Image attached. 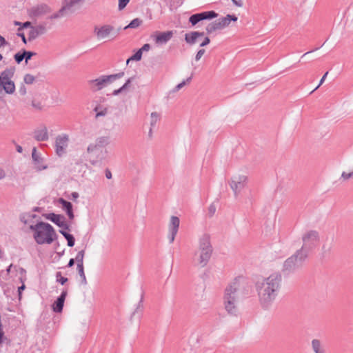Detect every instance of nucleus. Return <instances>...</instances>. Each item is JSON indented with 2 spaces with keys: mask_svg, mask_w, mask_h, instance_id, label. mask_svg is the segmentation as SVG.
<instances>
[{
  "mask_svg": "<svg viewBox=\"0 0 353 353\" xmlns=\"http://www.w3.org/2000/svg\"><path fill=\"white\" fill-rule=\"evenodd\" d=\"M282 278L279 273H273L256 283L259 302L263 309L272 307L279 295Z\"/></svg>",
  "mask_w": 353,
  "mask_h": 353,
  "instance_id": "1",
  "label": "nucleus"
},
{
  "mask_svg": "<svg viewBox=\"0 0 353 353\" xmlns=\"http://www.w3.org/2000/svg\"><path fill=\"white\" fill-rule=\"evenodd\" d=\"M212 253V247L208 234H203L199 239L198 249L194 252L192 263L200 268L205 267L209 262Z\"/></svg>",
  "mask_w": 353,
  "mask_h": 353,
  "instance_id": "2",
  "label": "nucleus"
},
{
  "mask_svg": "<svg viewBox=\"0 0 353 353\" xmlns=\"http://www.w3.org/2000/svg\"><path fill=\"white\" fill-rule=\"evenodd\" d=\"M30 228L34 232L33 236L38 244H50L56 239L53 227L48 223L39 222L30 225Z\"/></svg>",
  "mask_w": 353,
  "mask_h": 353,
  "instance_id": "3",
  "label": "nucleus"
},
{
  "mask_svg": "<svg viewBox=\"0 0 353 353\" xmlns=\"http://www.w3.org/2000/svg\"><path fill=\"white\" fill-rule=\"evenodd\" d=\"M239 301V284L233 282L228 285L224 291L223 305L225 310L231 314L237 312V306Z\"/></svg>",
  "mask_w": 353,
  "mask_h": 353,
  "instance_id": "4",
  "label": "nucleus"
},
{
  "mask_svg": "<svg viewBox=\"0 0 353 353\" xmlns=\"http://www.w3.org/2000/svg\"><path fill=\"white\" fill-rule=\"evenodd\" d=\"M124 76V72L110 75H101L97 79L88 81V84L90 90L93 92L99 91L114 81L122 78Z\"/></svg>",
  "mask_w": 353,
  "mask_h": 353,
  "instance_id": "5",
  "label": "nucleus"
},
{
  "mask_svg": "<svg viewBox=\"0 0 353 353\" xmlns=\"http://www.w3.org/2000/svg\"><path fill=\"white\" fill-rule=\"evenodd\" d=\"M307 258L305 254H303L302 251L297 250L294 254L284 261L282 267L283 272L287 274L294 272L301 267Z\"/></svg>",
  "mask_w": 353,
  "mask_h": 353,
  "instance_id": "6",
  "label": "nucleus"
},
{
  "mask_svg": "<svg viewBox=\"0 0 353 353\" xmlns=\"http://www.w3.org/2000/svg\"><path fill=\"white\" fill-rule=\"evenodd\" d=\"M303 245L299 251H302L303 254H305L308 256L310 251L314 249L319 244L320 236L319 233L316 230H308L304 232L301 236Z\"/></svg>",
  "mask_w": 353,
  "mask_h": 353,
  "instance_id": "7",
  "label": "nucleus"
},
{
  "mask_svg": "<svg viewBox=\"0 0 353 353\" xmlns=\"http://www.w3.org/2000/svg\"><path fill=\"white\" fill-rule=\"evenodd\" d=\"M88 160L94 166L101 165L106 159L108 150L96 147L90 144L87 148Z\"/></svg>",
  "mask_w": 353,
  "mask_h": 353,
  "instance_id": "8",
  "label": "nucleus"
},
{
  "mask_svg": "<svg viewBox=\"0 0 353 353\" xmlns=\"http://www.w3.org/2000/svg\"><path fill=\"white\" fill-rule=\"evenodd\" d=\"M15 68L12 67L5 69L0 73V91L3 88L9 94L15 91V85L12 78L14 76Z\"/></svg>",
  "mask_w": 353,
  "mask_h": 353,
  "instance_id": "9",
  "label": "nucleus"
},
{
  "mask_svg": "<svg viewBox=\"0 0 353 353\" xmlns=\"http://www.w3.org/2000/svg\"><path fill=\"white\" fill-rule=\"evenodd\" d=\"M248 182V176L245 174H235L230 181V186L235 196H236L245 187Z\"/></svg>",
  "mask_w": 353,
  "mask_h": 353,
  "instance_id": "10",
  "label": "nucleus"
},
{
  "mask_svg": "<svg viewBox=\"0 0 353 353\" xmlns=\"http://www.w3.org/2000/svg\"><path fill=\"white\" fill-rule=\"evenodd\" d=\"M114 30V28L112 26L105 24L95 26L94 33L98 40H101L110 37Z\"/></svg>",
  "mask_w": 353,
  "mask_h": 353,
  "instance_id": "11",
  "label": "nucleus"
},
{
  "mask_svg": "<svg viewBox=\"0 0 353 353\" xmlns=\"http://www.w3.org/2000/svg\"><path fill=\"white\" fill-rule=\"evenodd\" d=\"M69 137L65 134H62L56 137L55 150L58 156L61 157L65 154L68 145Z\"/></svg>",
  "mask_w": 353,
  "mask_h": 353,
  "instance_id": "12",
  "label": "nucleus"
},
{
  "mask_svg": "<svg viewBox=\"0 0 353 353\" xmlns=\"http://www.w3.org/2000/svg\"><path fill=\"white\" fill-rule=\"evenodd\" d=\"M180 220L179 217L176 216H172L170 217V223L168 225V238L170 243H172L175 239V236L178 232L179 228Z\"/></svg>",
  "mask_w": 353,
  "mask_h": 353,
  "instance_id": "13",
  "label": "nucleus"
},
{
  "mask_svg": "<svg viewBox=\"0 0 353 353\" xmlns=\"http://www.w3.org/2000/svg\"><path fill=\"white\" fill-rule=\"evenodd\" d=\"M217 16L218 14L214 11H206L192 14L189 18V21L192 26H195L201 21L205 19H211L216 17Z\"/></svg>",
  "mask_w": 353,
  "mask_h": 353,
  "instance_id": "14",
  "label": "nucleus"
},
{
  "mask_svg": "<svg viewBox=\"0 0 353 353\" xmlns=\"http://www.w3.org/2000/svg\"><path fill=\"white\" fill-rule=\"evenodd\" d=\"M46 219L51 221L59 228H61L63 230H70L69 225L65 221V219L63 216L60 214H56L54 213L48 214Z\"/></svg>",
  "mask_w": 353,
  "mask_h": 353,
  "instance_id": "15",
  "label": "nucleus"
},
{
  "mask_svg": "<svg viewBox=\"0 0 353 353\" xmlns=\"http://www.w3.org/2000/svg\"><path fill=\"white\" fill-rule=\"evenodd\" d=\"M173 35L172 31L156 32L152 35V37L157 44H165L170 40Z\"/></svg>",
  "mask_w": 353,
  "mask_h": 353,
  "instance_id": "16",
  "label": "nucleus"
},
{
  "mask_svg": "<svg viewBox=\"0 0 353 353\" xmlns=\"http://www.w3.org/2000/svg\"><path fill=\"white\" fill-rule=\"evenodd\" d=\"M46 32V28L43 25L32 26L28 33V39L29 41H33L39 36L44 34Z\"/></svg>",
  "mask_w": 353,
  "mask_h": 353,
  "instance_id": "17",
  "label": "nucleus"
},
{
  "mask_svg": "<svg viewBox=\"0 0 353 353\" xmlns=\"http://www.w3.org/2000/svg\"><path fill=\"white\" fill-rule=\"evenodd\" d=\"M33 137L37 141H45L49 138L48 128L45 125H41L34 130Z\"/></svg>",
  "mask_w": 353,
  "mask_h": 353,
  "instance_id": "18",
  "label": "nucleus"
},
{
  "mask_svg": "<svg viewBox=\"0 0 353 353\" xmlns=\"http://www.w3.org/2000/svg\"><path fill=\"white\" fill-rule=\"evenodd\" d=\"M32 158L34 161L35 168L39 170H43L46 169L47 166L43 164V159L41 157V154L37 152V148H34L32 152Z\"/></svg>",
  "mask_w": 353,
  "mask_h": 353,
  "instance_id": "19",
  "label": "nucleus"
},
{
  "mask_svg": "<svg viewBox=\"0 0 353 353\" xmlns=\"http://www.w3.org/2000/svg\"><path fill=\"white\" fill-rule=\"evenodd\" d=\"M51 12L50 8L46 4H40L32 8L30 13L34 17H41Z\"/></svg>",
  "mask_w": 353,
  "mask_h": 353,
  "instance_id": "20",
  "label": "nucleus"
},
{
  "mask_svg": "<svg viewBox=\"0 0 353 353\" xmlns=\"http://www.w3.org/2000/svg\"><path fill=\"white\" fill-rule=\"evenodd\" d=\"M58 202L61 205L62 209L66 212L69 219L72 220L74 217V215L72 210V203L62 198H60Z\"/></svg>",
  "mask_w": 353,
  "mask_h": 353,
  "instance_id": "21",
  "label": "nucleus"
},
{
  "mask_svg": "<svg viewBox=\"0 0 353 353\" xmlns=\"http://www.w3.org/2000/svg\"><path fill=\"white\" fill-rule=\"evenodd\" d=\"M67 295V291L64 290L61 292V295L58 297L57 301L54 303L52 307L55 312H61L63 310L64 301Z\"/></svg>",
  "mask_w": 353,
  "mask_h": 353,
  "instance_id": "22",
  "label": "nucleus"
},
{
  "mask_svg": "<svg viewBox=\"0 0 353 353\" xmlns=\"http://www.w3.org/2000/svg\"><path fill=\"white\" fill-rule=\"evenodd\" d=\"M204 35V32H191L190 33H187L185 34V41L187 43L190 45H193L196 43L197 39L199 37H201Z\"/></svg>",
  "mask_w": 353,
  "mask_h": 353,
  "instance_id": "23",
  "label": "nucleus"
},
{
  "mask_svg": "<svg viewBox=\"0 0 353 353\" xmlns=\"http://www.w3.org/2000/svg\"><path fill=\"white\" fill-rule=\"evenodd\" d=\"M311 346L314 353H326L323 344L319 339H313L311 342Z\"/></svg>",
  "mask_w": 353,
  "mask_h": 353,
  "instance_id": "24",
  "label": "nucleus"
},
{
  "mask_svg": "<svg viewBox=\"0 0 353 353\" xmlns=\"http://www.w3.org/2000/svg\"><path fill=\"white\" fill-rule=\"evenodd\" d=\"M238 18L234 15V14H228L224 17H221L218 19V21L221 26L222 28H225V27L228 26L230 23V22L232 21H236Z\"/></svg>",
  "mask_w": 353,
  "mask_h": 353,
  "instance_id": "25",
  "label": "nucleus"
},
{
  "mask_svg": "<svg viewBox=\"0 0 353 353\" xmlns=\"http://www.w3.org/2000/svg\"><path fill=\"white\" fill-rule=\"evenodd\" d=\"M110 143V138L107 136H103L98 137L92 145H96V147L105 149V148Z\"/></svg>",
  "mask_w": 353,
  "mask_h": 353,
  "instance_id": "26",
  "label": "nucleus"
},
{
  "mask_svg": "<svg viewBox=\"0 0 353 353\" xmlns=\"http://www.w3.org/2000/svg\"><path fill=\"white\" fill-rule=\"evenodd\" d=\"M222 29L223 28L220 25L218 19L212 23H210L205 28L206 32L209 34L216 32V30H220Z\"/></svg>",
  "mask_w": 353,
  "mask_h": 353,
  "instance_id": "27",
  "label": "nucleus"
},
{
  "mask_svg": "<svg viewBox=\"0 0 353 353\" xmlns=\"http://www.w3.org/2000/svg\"><path fill=\"white\" fill-rule=\"evenodd\" d=\"M94 111L96 112V118H99L105 117L108 112V109L106 107L98 105L94 108Z\"/></svg>",
  "mask_w": 353,
  "mask_h": 353,
  "instance_id": "28",
  "label": "nucleus"
},
{
  "mask_svg": "<svg viewBox=\"0 0 353 353\" xmlns=\"http://www.w3.org/2000/svg\"><path fill=\"white\" fill-rule=\"evenodd\" d=\"M59 232L65 238V239L67 240L68 241V245L69 247H73L74 245V242H75V240H74V236L66 232V230H59Z\"/></svg>",
  "mask_w": 353,
  "mask_h": 353,
  "instance_id": "29",
  "label": "nucleus"
},
{
  "mask_svg": "<svg viewBox=\"0 0 353 353\" xmlns=\"http://www.w3.org/2000/svg\"><path fill=\"white\" fill-rule=\"evenodd\" d=\"M84 0H64L63 4L65 8L70 10L72 8L75 7L82 3Z\"/></svg>",
  "mask_w": 353,
  "mask_h": 353,
  "instance_id": "30",
  "label": "nucleus"
},
{
  "mask_svg": "<svg viewBox=\"0 0 353 353\" xmlns=\"http://www.w3.org/2000/svg\"><path fill=\"white\" fill-rule=\"evenodd\" d=\"M77 272H78V274H79L81 279V283L83 284V285H86L87 284V280H86V277H85V272H84V267L83 265H77Z\"/></svg>",
  "mask_w": 353,
  "mask_h": 353,
  "instance_id": "31",
  "label": "nucleus"
},
{
  "mask_svg": "<svg viewBox=\"0 0 353 353\" xmlns=\"http://www.w3.org/2000/svg\"><path fill=\"white\" fill-rule=\"evenodd\" d=\"M84 255H85L84 250H82L77 253V254L75 257V259H74L77 263V266L79 265H83Z\"/></svg>",
  "mask_w": 353,
  "mask_h": 353,
  "instance_id": "32",
  "label": "nucleus"
},
{
  "mask_svg": "<svg viewBox=\"0 0 353 353\" xmlns=\"http://www.w3.org/2000/svg\"><path fill=\"white\" fill-rule=\"evenodd\" d=\"M160 119V114L157 112H153L150 114V126L154 128L158 121Z\"/></svg>",
  "mask_w": 353,
  "mask_h": 353,
  "instance_id": "33",
  "label": "nucleus"
},
{
  "mask_svg": "<svg viewBox=\"0 0 353 353\" xmlns=\"http://www.w3.org/2000/svg\"><path fill=\"white\" fill-rule=\"evenodd\" d=\"M142 23V20L139 19V18H136L134 19H133L127 26L125 27V29H127V28H138L139 26H140Z\"/></svg>",
  "mask_w": 353,
  "mask_h": 353,
  "instance_id": "34",
  "label": "nucleus"
},
{
  "mask_svg": "<svg viewBox=\"0 0 353 353\" xmlns=\"http://www.w3.org/2000/svg\"><path fill=\"white\" fill-rule=\"evenodd\" d=\"M192 79V77H190L186 80L183 81L181 83H179L177 85L174 87V88L171 91L172 92H178L179 90H181L186 83H188L190 82Z\"/></svg>",
  "mask_w": 353,
  "mask_h": 353,
  "instance_id": "35",
  "label": "nucleus"
},
{
  "mask_svg": "<svg viewBox=\"0 0 353 353\" xmlns=\"http://www.w3.org/2000/svg\"><path fill=\"white\" fill-rule=\"evenodd\" d=\"M23 81L26 84H32L35 81V77L30 74H27L24 76Z\"/></svg>",
  "mask_w": 353,
  "mask_h": 353,
  "instance_id": "36",
  "label": "nucleus"
},
{
  "mask_svg": "<svg viewBox=\"0 0 353 353\" xmlns=\"http://www.w3.org/2000/svg\"><path fill=\"white\" fill-rule=\"evenodd\" d=\"M23 54L24 55V59L26 61V63H27L28 61L31 59V58L36 55V53L35 52H31V51H26V50H23Z\"/></svg>",
  "mask_w": 353,
  "mask_h": 353,
  "instance_id": "37",
  "label": "nucleus"
},
{
  "mask_svg": "<svg viewBox=\"0 0 353 353\" xmlns=\"http://www.w3.org/2000/svg\"><path fill=\"white\" fill-rule=\"evenodd\" d=\"M141 50H139L134 55H132L130 59L127 60V63H128L130 60L139 61L141 60Z\"/></svg>",
  "mask_w": 353,
  "mask_h": 353,
  "instance_id": "38",
  "label": "nucleus"
},
{
  "mask_svg": "<svg viewBox=\"0 0 353 353\" xmlns=\"http://www.w3.org/2000/svg\"><path fill=\"white\" fill-rule=\"evenodd\" d=\"M56 278L57 281L60 283L61 285H64L68 281V279L66 277L62 276L60 272H57Z\"/></svg>",
  "mask_w": 353,
  "mask_h": 353,
  "instance_id": "39",
  "label": "nucleus"
},
{
  "mask_svg": "<svg viewBox=\"0 0 353 353\" xmlns=\"http://www.w3.org/2000/svg\"><path fill=\"white\" fill-rule=\"evenodd\" d=\"M14 58L15 61L19 64L24 59V55L23 52H19L14 54Z\"/></svg>",
  "mask_w": 353,
  "mask_h": 353,
  "instance_id": "40",
  "label": "nucleus"
},
{
  "mask_svg": "<svg viewBox=\"0 0 353 353\" xmlns=\"http://www.w3.org/2000/svg\"><path fill=\"white\" fill-rule=\"evenodd\" d=\"M332 246L330 244L324 243L322 245V254L325 255L327 253L330 252L331 250Z\"/></svg>",
  "mask_w": 353,
  "mask_h": 353,
  "instance_id": "41",
  "label": "nucleus"
},
{
  "mask_svg": "<svg viewBox=\"0 0 353 353\" xmlns=\"http://www.w3.org/2000/svg\"><path fill=\"white\" fill-rule=\"evenodd\" d=\"M133 79H134L133 77L129 78L125 81V83L121 86V88H122V89L123 90L124 92L126 91L127 89L130 87V85L132 83Z\"/></svg>",
  "mask_w": 353,
  "mask_h": 353,
  "instance_id": "42",
  "label": "nucleus"
},
{
  "mask_svg": "<svg viewBox=\"0 0 353 353\" xmlns=\"http://www.w3.org/2000/svg\"><path fill=\"white\" fill-rule=\"evenodd\" d=\"M21 28H18V32H17V34L18 37L21 38V40L23 42V43L26 44L27 43V39L26 38L24 33L21 32Z\"/></svg>",
  "mask_w": 353,
  "mask_h": 353,
  "instance_id": "43",
  "label": "nucleus"
},
{
  "mask_svg": "<svg viewBox=\"0 0 353 353\" xmlns=\"http://www.w3.org/2000/svg\"><path fill=\"white\" fill-rule=\"evenodd\" d=\"M352 177H353V171L349 173L343 172L341 174V178L344 180H347Z\"/></svg>",
  "mask_w": 353,
  "mask_h": 353,
  "instance_id": "44",
  "label": "nucleus"
},
{
  "mask_svg": "<svg viewBox=\"0 0 353 353\" xmlns=\"http://www.w3.org/2000/svg\"><path fill=\"white\" fill-rule=\"evenodd\" d=\"M205 50L204 49H200L196 56H195V60L196 61H199L201 59V58L202 57V56L205 54Z\"/></svg>",
  "mask_w": 353,
  "mask_h": 353,
  "instance_id": "45",
  "label": "nucleus"
},
{
  "mask_svg": "<svg viewBox=\"0 0 353 353\" xmlns=\"http://www.w3.org/2000/svg\"><path fill=\"white\" fill-rule=\"evenodd\" d=\"M130 0H119V10L123 9L128 3Z\"/></svg>",
  "mask_w": 353,
  "mask_h": 353,
  "instance_id": "46",
  "label": "nucleus"
},
{
  "mask_svg": "<svg viewBox=\"0 0 353 353\" xmlns=\"http://www.w3.org/2000/svg\"><path fill=\"white\" fill-rule=\"evenodd\" d=\"M216 206L214 204H211L208 208V214L210 216H212L216 212Z\"/></svg>",
  "mask_w": 353,
  "mask_h": 353,
  "instance_id": "47",
  "label": "nucleus"
},
{
  "mask_svg": "<svg viewBox=\"0 0 353 353\" xmlns=\"http://www.w3.org/2000/svg\"><path fill=\"white\" fill-rule=\"evenodd\" d=\"M327 74H328V72H326L325 73V74H324V75L322 77V78L321 79V80H320V82H319V85H318L314 88V90L313 91H312V92H313L314 91H315L316 90H317V89H318V88H319V87L323 84V83L324 82V81H325V78H326V77H327Z\"/></svg>",
  "mask_w": 353,
  "mask_h": 353,
  "instance_id": "48",
  "label": "nucleus"
},
{
  "mask_svg": "<svg viewBox=\"0 0 353 353\" xmlns=\"http://www.w3.org/2000/svg\"><path fill=\"white\" fill-rule=\"evenodd\" d=\"M66 10H68V8H65V5L63 4V7L57 12L59 18L65 15V11Z\"/></svg>",
  "mask_w": 353,
  "mask_h": 353,
  "instance_id": "49",
  "label": "nucleus"
},
{
  "mask_svg": "<svg viewBox=\"0 0 353 353\" xmlns=\"http://www.w3.org/2000/svg\"><path fill=\"white\" fill-rule=\"evenodd\" d=\"M66 10H68V8H65V5L63 4V7L57 12L59 18L65 15V11Z\"/></svg>",
  "mask_w": 353,
  "mask_h": 353,
  "instance_id": "50",
  "label": "nucleus"
},
{
  "mask_svg": "<svg viewBox=\"0 0 353 353\" xmlns=\"http://www.w3.org/2000/svg\"><path fill=\"white\" fill-rule=\"evenodd\" d=\"M150 49V44L148 43H145L144 44L140 49L139 50H141V52L143 53V52H147Z\"/></svg>",
  "mask_w": 353,
  "mask_h": 353,
  "instance_id": "51",
  "label": "nucleus"
},
{
  "mask_svg": "<svg viewBox=\"0 0 353 353\" xmlns=\"http://www.w3.org/2000/svg\"><path fill=\"white\" fill-rule=\"evenodd\" d=\"M232 1L237 7H242L243 6V0H232Z\"/></svg>",
  "mask_w": 353,
  "mask_h": 353,
  "instance_id": "52",
  "label": "nucleus"
},
{
  "mask_svg": "<svg viewBox=\"0 0 353 353\" xmlns=\"http://www.w3.org/2000/svg\"><path fill=\"white\" fill-rule=\"evenodd\" d=\"M8 44L5 38L0 34V47L6 46Z\"/></svg>",
  "mask_w": 353,
  "mask_h": 353,
  "instance_id": "53",
  "label": "nucleus"
},
{
  "mask_svg": "<svg viewBox=\"0 0 353 353\" xmlns=\"http://www.w3.org/2000/svg\"><path fill=\"white\" fill-rule=\"evenodd\" d=\"M210 39H209L208 37H206L204 39V40L202 41V43L200 44V46H201V47H204V46H205L208 45V44L210 43Z\"/></svg>",
  "mask_w": 353,
  "mask_h": 353,
  "instance_id": "54",
  "label": "nucleus"
},
{
  "mask_svg": "<svg viewBox=\"0 0 353 353\" xmlns=\"http://www.w3.org/2000/svg\"><path fill=\"white\" fill-rule=\"evenodd\" d=\"M32 107H34V108H36L37 110L41 109V105L40 103H37L34 101H32Z\"/></svg>",
  "mask_w": 353,
  "mask_h": 353,
  "instance_id": "55",
  "label": "nucleus"
},
{
  "mask_svg": "<svg viewBox=\"0 0 353 353\" xmlns=\"http://www.w3.org/2000/svg\"><path fill=\"white\" fill-rule=\"evenodd\" d=\"M123 90L122 89V88L121 87L120 88L117 89V90H114L112 92V94L114 95V96H117V95H119V94L123 92Z\"/></svg>",
  "mask_w": 353,
  "mask_h": 353,
  "instance_id": "56",
  "label": "nucleus"
},
{
  "mask_svg": "<svg viewBox=\"0 0 353 353\" xmlns=\"http://www.w3.org/2000/svg\"><path fill=\"white\" fill-rule=\"evenodd\" d=\"M19 92L20 94L25 95L26 94V88L23 85L19 88Z\"/></svg>",
  "mask_w": 353,
  "mask_h": 353,
  "instance_id": "57",
  "label": "nucleus"
},
{
  "mask_svg": "<svg viewBox=\"0 0 353 353\" xmlns=\"http://www.w3.org/2000/svg\"><path fill=\"white\" fill-rule=\"evenodd\" d=\"M4 336V332L3 331V327L2 326L0 327V345L3 342V338Z\"/></svg>",
  "mask_w": 353,
  "mask_h": 353,
  "instance_id": "58",
  "label": "nucleus"
},
{
  "mask_svg": "<svg viewBox=\"0 0 353 353\" xmlns=\"http://www.w3.org/2000/svg\"><path fill=\"white\" fill-rule=\"evenodd\" d=\"M112 172H110V170L107 169V170H105V177H106L107 179H112Z\"/></svg>",
  "mask_w": 353,
  "mask_h": 353,
  "instance_id": "59",
  "label": "nucleus"
},
{
  "mask_svg": "<svg viewBox=\"0 0 353 353\" xmlns=\"http://www.w3.org/2000/svg\"><path fill=\"white\" fill-rule=\"evenodd\" d=\"M30 27L31 28V23L30 21H26L23 23H22V28H28Z\"/></svg>",
  "mask_w": 353,
  "mask_h": 353,
  "instance_id": "60",
  "label": "nucleus"
},
{
  "mask_svg": "<svg viewBox=\"0 0 353 353\" xmlns=\"http://www.w3.org/2000/svg\"><path fill=\"white\" fill-rule=\"evenodd\" d=\"M74 262H75V260L74 259H70L68 263V267L71 268L72 266H73L74 264Z\"/></svg>",
  "mask_w": 353,
  "mask_h": 353,
  "instance_id": "61",
  "label": "nucleus"
},
{
  "mask_svg": "<svg viewBox=\"0 0 353 353\" xmlns=\"http://www.w3.org/2000/svg\"><path fill=\"white\" fill-rule=\"evenodd\" d=\"M59 15H58L57 12L54 13V14H52V15H50L49 17L50 19H59Z\"/></svg>",
  "mask_w": 353,
  "mask_h": 353,
  "instance_id": "62",
  "label": "nucleus"
},
{
  "mask_svg": "<svg viewBox=\"0 0 353 353\" xmlns=\"http://www.w3.org/2000/svg\"><path fill=\"white\" fill-rule=\"evenodd\" d=\"M6 174L3 170H0V180L4 179Z\"/></svg>",
  "mask_w": 353,
  "mask_h": 353,
  "instance_id": "63",
  "label": "nucleus"
},
{
  "mask_svg": "<svg viewBox=\"0 0 353 353\" xmlns=\"http://www.w3.org/2000/svg\"><path fill=\"white\" fill-rule=\"evenodd\" d=\"M72 196L74 199H77L79 197V194L76 192L72 193Z\"/></svg>",
  "mask_w": 353,
  "mask_h": 353,
  "instance_id": "64",
  "label": "nucleus"
}]
</instances>
